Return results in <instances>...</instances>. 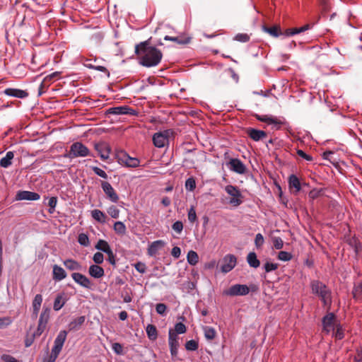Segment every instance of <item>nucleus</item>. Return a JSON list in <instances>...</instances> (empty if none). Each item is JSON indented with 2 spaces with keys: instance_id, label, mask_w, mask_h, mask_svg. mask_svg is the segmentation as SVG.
I'll return each instance as SVG.
<instances>
[{
  "instance_id": "nucleus-1",
  "label": "nucleus",
  "mask_w": 362,
  "mask_h": 362,
  "mask_svg": "<svg viewBox=\"0 0 362 362\" xmlns=\"http://www.w3.org/2000/svg\"><path fill=\"white\" fill-rule=\"evenodd\" d=\"M135 53L139 57V63L145 67L157 66L163 57L160 50L155 47L149 46L148 40L136 45Z\"/></svg>"
},
{
  "instance_id": "nucleus-2",
  "label": "nucleus",
  "mask_w": 362,
  "mask_h": 362,
  "mask_svg": "<svg viewBox=\"0 0 362 362\" xmlns=\"http://www.w3.org/2000/svg\"><path fill=\"white\" fill-rule=\"evenodd\" d=\"M312 293L320 298L324 306L329 308L332 305V291L322 282L313 280L310 282Z\"/></svg>"
},
{
  "instance_id": "nucleus-3",
  "label": "nucleus",
  "mask_w": 362,
  "mask_h": 362,
  "mask_svg": "<svg viewBox=\"0 0 362 362\" xmlns=\"http://www.w3.org/2000/svg\"><path fill=\"white\" fill-rule=\"evenodd\" d=\"M90 155L89 149L81 142L74 143L71 147L69 153L64 156L69 158H74L77 157H85Z\"/></svg>"
},
{
  "instance_id": "nucleus-4",
  "label": "nucleus",
  "mask_w": 362,
  "mask_h": 362,
  "mask_svg": "<svg viewBox=\"0 0 362 362\" xmlns=\"http://www.w3.org/2000/svg\"><path fill=\"white\" fill-rule=\"evenodd\" d=\"M225 191L231 197L229 203L233 206H238L243 203V195L236 186L228 185L226 186Z\"/></svg>"
},
{
  "instance_id": "nucleus-5",
  "label": "nucleus",
  "mask_w": 362,
  "mask_h": 362,
  "mask_svg": "<svg viewBox=\"0 0 362 362\" xmlns=\"http://www.w3.org/2000/svg\"><path fill=\"white\" fill-rule=\"evenodd\" d=\"M250 292V288L245 284H235L223 291V294L229 296H246Z\"/></svg>"
},
{
  "instance_id": "nucleus-6",
  "label": "nucleus",
  "mask_w": 362,
  "mask_h": 362,
  "mask_svg": "<svg viewBox=\"0 0 362 362\" xmlns=\"http://www.w3.org/2000/svg\"><path fill=\"white\" fill-rule=\"evenodd\" d=\"M237 264V258L234 255H226L222 259L221 271L226 274L230 272Z\"/></svg>"
},
{
  "instance_id": "nucleus-7",
  "label": "nucleus",
  "mask_w": 362,
  "mask_h": 362,
  "mask_svg": "<svg viewBox=\"0 0 362 362\" xmlns=\"http://www.w3.org/2000/svg\"><path fill=\"white\" fill-rule=\"evenodd\" d=\"M336 323V316L332 313H329L322 318L323 332L329 334L332 330H334Z\"/></svg>"
},
{
  "instance_id": "nucleus-8",
  "label": "nucleus",
  "mask_w": 362,
  "mask_h": 362,
  "mask_svg": "<svg viewBox=\"0 0 362 362\" xmlns=\"http://www.w3.org/2000/svg\"><path fill=\"white\" fill-rule=\"evenodd\" d=\"M227 166L230 170L238 174L243 175L247 171L245 165L238 158H230L227 163Z\"/></svg>"
},
{
  "instance_id": "nucleus-9",
  "label": "nucleus",
  "mask_w": 362,
  "mask_h": 362,
  "mask_svg": "<svg viewBox=\"0 0 362 362\" xmlns=\"http://www.w3.org/2000/svg\"><path fill=\"white\" fill-rule=\"evenodd\" d=\"M101 187L106 194L107 197L112 202L117 203L119 200V197L117 194L116 193L114 188L112 187V185L108 182L105 181H102L101 182Z\"/></svg>"
},
{
  "instance_id": "nucleus-10",
  "label": "nucleus",
  "mask_w": 362,
  "mask_h": 362,
  "mask_svg": "<svg viewBox=\"0 0 362 362\" xmlns=\"http://www.w3.org/2000/svg\"><path fill=\"white\" fill-rule=\"evenodd\" d=\"M168 131L157 132L153 136V144L158 148H163L168 142Z\"/></svg>"
},
{
  "instance_id": "nucleus-11",
  "label": "nucleus",
  "mask_w": 362,
  "mask_h": 362,
  "mask_svg": "<svg viewBox=\"0 0 362 362\" xmlns=\"http://www.w3.org/2000/svg\"><path fill=\"white\" fill-rule=\"evenodd\" d=\"M71 277L76 284H78V285L81 286L83 288L90 289L93 286V284L91 283L90 280L87 276L81 273H72Z\"/></svg>"
},
{
  "instance_id": "nucleus-12",
  "label": "nucleus",
  "mask_w": 362,
  "mask_h": 362,
  "mask_svg": "<svg viewBox=\"0 0 362 362\" xmlns=\"http://www.w3.org/2000/svg\"><path fill=\"white\" fill-rule=\"evenodd\" d=\"M40 194L30 191H19L16 195V200H30L35 201L40 199Z\"/></svg>"
},
{
  "instance_id": "nucleus-13",
  "label": "nucleus",
  "mask_w": 362,
  "mask_h": 362,
  "mask_svg": "<svg viewBox=\"0 0 362 362\" xmlns=\"http://www.w3.org/2000/svg\"><path fill=\"white\" fill-rule=\"evenodd\" d=\"M66 336H67L66 331H65V330L60 331L54 340V346L52 347V350H54V351L60 353V351L62 349L63 345L66 341Z\"/></svg>"
},
{
  "instance_id": "nucleus-14",
  "label": "nucleus",
  "mask_w": 362,
  "mask_h": 362,
  "mask_svg": "<svg viewBox=\"0 0 362 362\" xmlns=\"http://www.w3.org/2000/svg\"><path fill=\"white\" fill-rule=\"evenodd\" d=\"M247 134L255 141H259L265 139L267 136L264 131L259 130L253 128H247L246 129Z\"/></svg>"
},
{
  "instance_id": "nucleus-15",
  "label": "nucleus",
  "mask_w": 362,
  "mask_h": 362,
  "mask_svg": "<svg viewBox=\"0 0 362 362\" xmlns=\"http://www.w3.org/2000/svg\"><path fill=\"white\" fill-rule=\"evenodd\" d=\"M107 112L112 115H135V110L127 105L111 107Z\"/></svg>"
},
{
  "instance_id": "nucleus-16",
  "label": "nucleus",
  "mask_w": 362,
  "mask_h": 362,
  "mask_svg": "<svg viewBox=\"0 0 362 362\" xmlns=\"http://www.w3.org/2000/svg\"><path fill=\"white\" fill-rule=\"evenodd\" d=\"M95 149L98 151L102 160H105L109 158L110 147L107 144L104 143L96 144L95 145Z\"/></svg>"
},
{
  "instance_id": "nucleus-17",
  "label": "nucleus",
  "mask_w": 362,
  "mask_h": 362,
  "mask_svg": "<svg viewBox=\"0 0 362 362\" xmlns=\"http://www.w3.org/2000/svg\"><path fill=\"white\" fill-rule=\"evenodd\" d=\"M4 93L8 96L15 97L18 98H24L28 95L25 90L17 88H8L4 90Z\"/></svg>"
},
{
  "instance_id": "nucleus-18",
  "label": "nucleus",
  "mask_w": 362,
  "mask_h": 362,
  "mask_svg": "<svg viewBox=\"0 0 362 362\" xmlns=\"http://www.w3.org/2000/svg\"><path fill=\"white\" fill-rule=\"evenodd\" d=\"M66 277V272H65V270L62 267H61L57 264H54L53 266V270H52L53 279L54 281H59L63 280Z\"/></svg>"
},
{
  "instance_id": "nucleus-19",
  "label": "nucleus",
  "mask_w": 362,
  "mask_h": 362,
  "mask_svg": "<svg viewBox=\"0 0 362 362\" xmlns=\"http://www.w3.org/2000/svg\"><path fill=\"white\" fill-rule=\"evenodd\" d=\"M165 245L163 240H158L153 242L148 249V254L150 256H155L158 251L163 248Z\"/></svg>"
},
{
  "instance_id": "nucleus-20",
  "label": "nucleus",
  "mask_w": 362,
  "mask_h": 362,
  "mask_svg": "<svg viewBox=\"0 0 362 362\" xmlns=\"http://www.w3.org/2000/svg\"><path fill=\"white\" fill-rule=\"evenodd\" d=\"M165 40H169L173 41L174 42H176L178 45H187L190 42L191 37H186V36H177V37H170L168 35H165L164 37Z\"/></svg>"
},
{
  "instance_id": "nucleus-21",
  "label": "nucleus",
  "mask_w": 362,
  "mask_h": 362,
  "mask_svg": "<svg viewBox=\"0 0 362 362\" xmlns=\"http://www.w3.org/2000/svg\"><path fill=\"white\" fill-rule=\"evenodd\" d=\"M88 273L89 274L95 278V279H99V278H101L104 276V269L98 266V265H96V264H93L91 266H90L89 267V269H88Z\"/></svg>"
},
{
  "instance_id": "nucleus-22",
  "label": "nucleus",
  "mask_w": 362,
  "mask_h": 362,
  "mask_svg": "<svg viewBox=\"0 0 362 362\" xmlns=\"http://www.w3.org/2000/svg\"><path fill=\"white\" fill-rule=\"evenodd\" d=\"M288 185L290 189H294V193L297 194L301 189L300 183L298 177L295 175H291L288 177Z\"/></svg>"
},
{
  "instance_id": "nucleus-23",
  "label": "nucleus",
  "mask_w": 362,
  "mask_h": 362,
  "mask_svg": "<svg viewBox=\"0 0 362 362\" xmlns=\"http://www.w3.org/2000/svg\"><path fill=\"white\" fill-rule=\"evenodd\" d=\"M64 265L66 267L67 269L71 271H79L81 270L82 268L79 262L72 259H68L64 260Z\"/></svg>"
},
{
  "instance_id": "nucleus-24",
  "label": "nucleus",
  "mask_w": 362,
  "mask_h": 362,
  "mask_svg": "<svg viewBox=\"0 0 362 362\" xmlns=\"http://www.w3.org/2000/svg\"><path fill=\"white\" fill-rule=\"evenodd\" d=\"M14 158L13 151H8L6 156L0 160V166L4 168H8L12 164V160Z\"/></svg>"
},
{
  "instance_id": "nucleus-25",
  "label": "nucleus",
  "mask_w": 362,
  "mask_h": 362,
  "mask_svg": "<svg viewBox=\"0 0 362 362\" xmlns=\"http://www.w3.org/2000/svg\"><path fill=\"white\" fill-rule=\"evenodd\" d=\"M42 302V297L40 294H37L33 300V316L37 317L40 311L41 304Z\"/></svg>"
},
{
  "instance_id": "nucleus-26",
  "label": "nucleus",
  "mask_w": 362,
  "mask_h": 362,
  "mask_svg": "<svg viewBox=\"0 0 362 362\" xmlns=\"http://www.w3.org/2000/svg\"><path fill=\"white\" fill-rule=\"evenodd\" d=\"M310 28V25L306 24L300 28H294L286 29L284 33L286 36H291L304 32Z\"/></svg>"
},
{
  "instance_id": "nucleus-27",
  "label": "nucleus",
  "mask_w": 362,
  "mask_h": 362,
  "mask_svg": "<svg viewBox=\"0 0 362 362\" xmlns=\"http://www.w3.org/2000/svg\"><path fill=\"white\" fill-rule=\"evenodd\" d=\"M85 317L84 316H80L74 320H73L69 324V330H78L81 327V326L85 322Z\"/></svg>"
},
{
  "instance_id": "nucleus-28",
  "label": "nucleus",
  "mask_w": 362,
  "mask_h": 362,
  "mask_svg": "<svg viewBox=\"0 0 362 362\" xmlns=\"http://www.w3.org/2000/svg\"><path fill=\"white\" fill-rule=\"evenodd\" d=\"M248 264L253 268H257L260 265V262L257 257V255L254 252H250L247 256Z\"/></svg>"
},
{
  "instance_id": "nucleus-29",
  "label": "nucleus",
  "mask_w": 362,
  "mask_h": 362,
  "mask_svg": "<svg viewBox=\"0 0 362 362\" xmlns=\"http://www.w3.org/2000/svg\"><path fill=\"white\" fill-rule=\"evenodd\" d=\"M263 30L269 33L271 36L277 37L281 35H284L281 31V28L279 25H274L272 27L263 26Z\"/></svg>"
},
{
  "instance_id": "nucleus-30",
  "label": "nucleus",
  "mask_w": 362,
  "mask_h": 362,
  "mask_svg": "<svg viewBox=\"0 0 362 362\" xmlns=\"http://www.w3.org/2000/svg\"><path fill=\"white\" fill-rule=\"evenodd\" d=\"M116 157L118 163L124 166H127V164L129 162V159L131 158V157L125 151H123L117 152Z\"/></svg>"
},
{
  "instance_id": "nucleus-31",
  "label": "nucleus",
  "mask_w": 362,
  "mask_h": 362,
  "mask_svg": "<svg viewBox=\"0 0 362 362\" xmlns=\"http://www.w3.org/2000/svg\"><path fill=\"white\" fill-rule=\"evenodd\" d=\"M204 337L208 340H213L216 336V332L214 328L209 326L203 327Z\"/></svg>"
},
{
  "instance_id": "nucleus-32",
  "label": "nucleus",
  "mask_w": 362,
  "mask_h": 362,
  "mask_svg": "<svg viewBox=\"0 0 362 362\" xmlns=\"http://www.w3.org/2000/svg\"><path fill=\"white\" fill-rule=\"evenodd\" d=\"M92 217L100 223H105L106 219L105 214L99 209H94L91 211Z\"/></svg>"
},
{
  "instance_id": "nucleus-33",
  "label": "nucleus",
  "mask_w": 362,
  "mask_h": 362,
  "mask_svg": "<svg viewBox=\"0 0 362 362\" xmlns=\"http://www.w3.org/2000/svg\"><path fill=\"white\" fill-rule=\"evenodd\" d=\"M146 334L149 339L155 340L158 337L157 329L155 325H148L146 328Z\"/></svg>"
},
{
  "instance_id": "nucleus-34",
  "label": "nucleus",
  "mask_w": 362,
  "mask_h": 362,
  "mask_svg": "<svg viewBox=\"0 0 362 362\" xmlns=\"http://www.w3.org/2000/svg\"><path fill=\"white\" fill-rule=\"evenodd\" d=\"M168 335L169 346H179V337L172 329L169 330Z\"/></svg>"
},
{
  "instance_id": "nucleus-35",
  "label": "nucleus",
  "mask_w": 362,
  "mask_h": 362,
  "mask_svg": "<svg viewBox=\"0 0 362 362\" xmlns=\"http://www.w3.org/2000/svg\"><path fill=\"white\" fill-rule=\"evenodd\" d=\"M352 294L354 298L356 300H362V281L354 286Z\"/></svg>"
},
{
  "instance_id": "nucleus-36",
  "label": "nucleus",
  "mask_w": 362,
  "mask_h": 362,
  "mask_svg": "<svg viewBox=\"0 0 362 362\" xmlns=\"http://www.w3.org/2000/svg\"><path fill=\"white\" fill-rule=\"evenodd\" d=\"M95 248L98 250H101L105 253L110 252L111 250V248L107 243V241L104 240H99L97 245H95Z\"/></svg>"
},
{
  "instance_id": "nucleus-37",
  "label": "nucleus",
  "mask_w": 362,
  "mask_h": 362,
  "mask_svg": "<svg viewBox=\"0 0 362 362\" xmlns=\"http://www.w3.org/2000/svg\"><path fill=\"white\" fill-rule=\"evenodd\" d=\"M65 304V300H64L62 295H58L54 301L53 308L54 310H59Z\"/></svg>"
},
{
  "instance_id": "nucleus-38",
  "label": "nucleus",
  "mask_w": 362,
  "mask_h": 362,
  "mask_svg": "<svg viewBox=\"0 0 362 362\" xmlns=\"http://www.w3.org/2000/svg\"><path fill=\"white\" fill-rule=\"evenodd\" d=\"M59 72H54L51 74L47 75L45 77L43 82L40 84V90H39V95L42 94V88H43V83H49L52 82L53 80H54L56 78L59 76Z\"/></svg>"
},
{
  "instance_id": "nucleus-39",
  "label": "nucleus",
  "mask_w": 362,
  "mask_h": 362,
  "mask_svg": "<svg viewBox=\"0 0 362 362\" xmlns=\"http://www.w3.org/2000/svg\"><path fill=\"white\" fill-rule=\"evenodd\" d=\"M187 262L191 265H195L199 261L197 253L193 250H190L187 255Z\"/></svg>"
},
{
  "instance_id": "nucleus-40",
  "label": "nucleus",
  "mask_w": 362,
  "mask_h": 362,
  "mask_svg": "<svg viewBox=\"0 0 362 362\" xmlns=\"http://www.w3.org/2000/svg\"><path fill=\"white\" fill-rule=\"evenodd\" d=\"M325 194V189L322 188L320 189H313L308 194L309 198L314 200L320 197H322Z\"/></svg>"
},
{
  "instance_id": "nucleus-41",
  "label": "nucleus",
  "mask_w": 362,
  "mask_h": 362,
  "mask_svg": "<svg viewBox=\"0 0 362 362\" xmlns=\"http://www.w3.org/2000/svg\"><path fill=\"white\" fill-rule=\"evenodd\" d=\"M114 230L119 235H124L127 231L125 225L121 221H117L114 224Z\"/></svg>"
},
{
  "instance_id": "nucleus-42",
  "label": "nucleus",
  "mask_w": 362,
  "mask_h": 362,
  "mask_svg": "<svg viewBox=\"0 0 362 362\" xmlns=\"http://www.w3.org/2000/svg\"><path fill=\"white\" fill-rule=\"evenodd\" d=\"M257 119L262 122H267L268 124H274L276 125H281L282 124V122L281 121L277 120L276 118L274 117H269L267 116H257Z\"/></svg>"
},
{
  "instance_id": "nucleus-43",
  "label": "nucleus",
  "mask_w": 362,
  "mask_h": 362,
  "mask_svg": "<svg viewBox=\"0 0 362 362\" xmlns=\"http://www.w3.org/2000/svg\"><path fill=\"white\" fill-rule=\"evenodd\" d=\"M50 309L48 308H44L40 314L39 322L42 324H47L49 319Z\"/></svg>"
},
{
  "instance_id": "nucleus-44",
  "label": "nucleus",
  "mask_w": 362,
  "mask_h": 362,
  "mask_svg": "<svg viewBox=\"0 0 362 362\" xmlns=\"http://www.w3.org/2000/svg\"><path fill=\"white\" fill-rule=\"evenodd\" d=\"M333 331V335L336 339L340 340L344 337V330L340 324H338L334 327V330Z\"/></svg>"
},
{
  "instance_id": "nucleus-45",
  "label": "nucleus",
  "mask_w": 362,
  "mask_h": 362,
  "mask_svg": "<svg viewBox=\"0 0 362 362\" xmlns=\"http://www.w3.org/2000/svg\"><path fill=\"white\" fill-rule=\"evenodd\" d=\"M185 188L187 190L190 192L193 191L196 188V182L193 177H189L185 181Z\"/></svg>"
},
{
  "instance_id": "nucleus-46",
  "label": "nucleus",
  "mask_w": 362,
  "mask_h": 362,
  "mask_svg": "<svg viewBox=\"0 0 362 362\" xmlns=\"http://www.w3.org/2000/svg\"><path fill=\"white\" fill-rule=\"evenodd\" d=\"M78 242L83 246H88L90 244L88 237L85 233H80L78 237Z\"/></svg>"
},
{
  "instance_id": "nucleus-47",
  "label": "nucleus",
  "mask_w": 362,
  "mask_h": 362,
  "mask_svg": "<svg viewBox=\"0 0 362 362\" xmlns=\"http://www.w3.org/2000/svg\"><path fill=\"white\" fill-rule=\"evenodd\" d=\"M185 349L187 351H195L198 349V343L193 339L187 341L185 344Z\"/></svg>"
},
{
  "instance_id": "nucleus-48",
  "label": "nucleus",
  "mask_w": 362,
  "mask_h": 362,
  "mask_svg": "<svg viewBox=\"0 0 362 362\" xmlns=\"http://www.w3.org/2000/svg\"><path fill=\"white\" fill-rule=\"evenodd\" d=\"M186 330H187L186 326L183 323L177 322L175 324V330H173V331H174V332L176 333V334H184L186 332Z\"/></svg>"
},
{
  "instance_id": "nucleus-49",
  "label": "nucleus",
  "mask_w": 362,
  "mask_h": 362,
  "mask_svg": "<svg viewBox=\"0 0 362 362\" xmlns=\"http://www.w3.org/2000/svg\"><path fill=\"white\" fill-rule=\"evenodd\" d=\"M292 258V255L286 251H281L279 252L278 259L281 261H289Z\"/></svg>"
},
{
  "instance_id": "nucleus-50",
  "label": "nucleus",
  "mask_w": 362,
  "mask_h": 362,
  "mask_svg": "<svg viewBox=\"0 0 362 362\" xmlns=\"http://www.w3.org/2000/svg\"><path fill=\"white\" fill-rule=\"evenodd\" d=\"M57 203V198L56 197H52L49 199L48 206H49V213L52 214L54 211L56 205Z\"/></svg>"
},
{
  "instance_id": "nucleus-51",
  "label": "nucleus",
  "mask_w": 362,
  "mask_h": 362,
  "mask_svg": "<svg viewBox=\"0 0 362 362\" xmlns=\"http://www.w3.org/2000/svg\"><path fill=\"white\" fill-rule=\"evenodd\" d=\"M91 169L97 175H98L104 179H107L108 176H107V173L103 170H102L100 168L96 167V166H92Z\"/></svg>"
},
{
  "instance_id": "nucleus-52",
  "label": "nucleus",
  "mask_w": 362,
  "mask_h": 362,
  "mask_svg": "<svg viewBox=\"0 0 362 362\" xmlns=\"http://www.w3.org/2000/svg\"><path fill=\"white\" fill-rule=\"evenodd\" d=\"M47 327V324H42V322H38V326L37 330L33 334V337H40L43 332L45 330Z\"/></svg>"
},
{
  "instance_id": "nucleus-53",
  "label": "nucleus",
  "mask_w": 362,
  "mask_h": 362,
  "mask_svg": "<svg viewBox=\"0 0 362 362\" xmlns=\"http://www.w3.org/2000/svg\"><path fill=\"white\" fill-rule=\"evenodd\" d=\"M234 39L241 42H247L250 40V36L246 33H238Z\"/></svg>"
},
{
  "instance_id": "nucleus-54",
  "label": "nucleus",
  "mask_w": 362,
  "mask_h": 362,
  "mask_svg": "<svg viewBox=\"0 0 362 362\" xmlns=\"http://www.w3.org/2000/svg\"><path fill=\"white\" fill-rule=\"evenodd\" d=\"M156 310L159 315H164L167 310V306L164 303H158L156 305Z\"/></svg>"
},
{
  "instance_id": "nucleus-55",
  "label": "nucleus",
  "mask_w": 362,
  "mask_h": 362,
  "mask_svg": "<svg viewBox=\"0 0 362 362\" xmlns=\"http://www.w3.org/2000/svg\"><path fill=\"white\" fill-rule=\"evenodd\" d=\"M107 212L110 216L114 218H118L119 214V209L115 206H111L109 207Z\"/></svg>"
},
{
  "instance_id": "nucleus-56",
  "label": "nucleus",
  "mask_w": 362,
  "mask_h": 362,
  "mask_svg": "<svg viewBox=\"0 0 362 362\" xmlns=\"http://www.w3.org/2000/svg\"><path fill=\"white\" fill-rule=\"evenodd\" d=\"M187 216H188V220L189 221V222H191V223L195 222V221L197 220V214H196V211L194 207H191L189 209V210L188 211Z\"/></svg>"
},
{
  "instance_id": "nucleus-57",
  "label": "nucleus",
  "mask_w": 362,
  "mask_h": 362,
  "mask_svg": "<svg viewBox=\"0 0 362 362\" xmlns=\"http://www.w3.org/2000/svg\"><path fill=\"white\" fill-rule=\"evenodd\" d=\"M273 245L275 249L280 250L284 246V242L279 237H276L273 239Z\"/></svg>"
},
{
  "instance_id": "nucleus-58",
  "label": "nucleus",
  "mask_w": 362,
  "mask_h": 362,
  "mask_svg": "<svg viewBox=\"0 0 362 362\" xmlns=\"http://www.w3.org/2000/svg\"><path fill=\"white\" fill-rule=\"evenodd\" d=\"M172 228L180 234L183 230V224L181 221H177L173 224Z\"/></svg>"
},
{
  "instance_id": "nucleus-59",
  "label": "nucleus",
  "mask_w": 362,
  "mask_h": 362,
  "mask_svg": "<svg viewBox=\"0 0 362 362\" xmlns=\"http://www.w3.org/2000/svg\"><path fill=\"white\" fill-rule=\"evenodd\" d=\"M93 260L94 261L95 263H96L98 264H101L103 262L104 256L101 252H98L94 254Z\"/></svg>"
},
{
  "instance_id": "nucleus-60",
  "label": "nucleus",
  "mask_w": 362,
  "mask_h": 362,
  "mask_svg": "<svg viewBox=\"0 0 362 362\" xmlns=\"http://www.w3.org/2000/svg\"><path fill=\"white\" fill-rule=\"evenodd\" d=\"M139 163H140V161H139V160L138 158L131 157V158L129 159V162L127 164L126 167L136 168V167H138L139 165Z\"/></svg>"
},
{
  "instance_id": "nucleus-61",
  "label": "nucleus",
  "mask_w": 362,
  "mask_h": 362,
  "mask_svg": "<svg viewBox=\"0 0 362 362\" xmlns=\"http://www.w3.org/2000/svg\"><path fill=\"white\" fill-rule=\"evenodd\" d=\"M278 264L267 262L264 267L266 272H270L272 271L276 270L278 268Z\"/></svg>"
},
{
  "instance_id": "nucleus-62",
  "label": "nucleus",
  "mask_w": 362,
  "mask_h": 362,
  "mask_svg": "<svg viewBox=\"0 0 362 362\" xmlns=\"http://www.w3.org/2000/svg\"><path fill=\"white\" fill-rule=\"evenodd\" d=\"M264 238L261 233H257L255 236V244L257 247H260L264 244Z\"/></svg>"
},
{
  "instance_id": "nucleus-63",
  "label": "nucleus",
  "mask_w": 362,
  "mask_h": 362,
  "mask_svg": "<svg viewBox=\"0 0 362 362\" xmlns=\"http://www.w3.org/2000/svg\"><path fill=\"white\" fill-rule=\"evenodd\" d=\"M134 267L136 269L137 272H139L141 274H144L146 270V264L143 262H137L134 264Z\"/></svg>"
},
{
  "instance_id": "nucleus-64",
  "label": "nucleus",
  "mask_w": 362,
  "mask_h": 362,
  "mask_svg": "<svg viewBox=\"0 0 362 362\" xmlns=\"http://www.w3.org/2000/svg\"><path fill=\"white\" fill-rule=\"evenodd\" d=\"M1 359L4 362H19L16 358L8 354H3Z\"/></svg>"
}]
</instances>
